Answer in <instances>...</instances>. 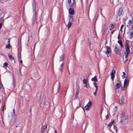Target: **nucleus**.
Wrapping results in <instances>:
<instances>
[{
	"instance_id": "1",
	"label": "nucleus",
	"mask_w": 133,
	"mask_h": 133,
	"mask_svg": "<svg viewBox=\"0 0 133 133\" xmlns=\"http://www.w3.org/2000/svg\"><path fill=\"white\" fill-rule=\"evenodd\" d=\"M32 6L33 7V11L34 12V15H33L32 19L33 22V23L36 21V24L37 23V22L36 16V3L35 2H33L32 3Z\"/></svg>"
},
{
	"instance_id": "2",
	"label": "nucleus",
	"mask_w": 133,
	"mask_h": 133,
	"mask_svg": "<svg viewBox=\"0 0 133 133\" xmlns=\"http://www.w3.org/2000/svg\"><path fill=\"white\" fill-rule=\"evenodd\" d=\"M129 40H126L125 42V46L126 52L125 53V58L126 59L128 58V56L129 55L130 53L129 46Z\"/></svg>"
},
{
	"instance_id": "3",
	"label": "nucleus",
	"mask_w": 133,
	"mask_h": 133,
	"mask_svg": "<svg viewBox=\"0 0 133 133\" xmlns=\"http://www.w3.org/2000/svg\"><path fill=\"white\" fill-rule=\"evenodd\" d=\"M107 49V51L106 54L108 56L107 57H108L110 56L111 54V51L110 47L108 46H106Z\"/></svg>"
},
{
	"instance_id": "4",
	"label": "nucleus",
	"mask_w": 133,
	"mask_h": 133,
	"mask_svg": "<svg viewBox=\"0 0 133 133\" xmlns=\"http://www.w3.org/2000/svg\"><path fill=\"white\" fill-rule=\"evenodd\" d=\"M92 105L91 102H89L88 103L85 107L86 110H88L90 107V106Z\"/></svg>"
},
{
	"instance_id": "5",
	"label": "nucleus",
	"mask_w": 133,
	"mask_h": 133,
	"mask_svg": "<svg viewBox=\"0 0 133 133\" xmlns=\"http://www.w3.org/2000/svg\"><path fill=\"white\" fill-rule=\"evenodd\" d=\"M72 8H70L69 10V13L71 15H73L74 14V11Z\"/></svg>"
},
{
	"instance_id": "6",
	"label": "nucleus",
	"mask_w": 133,
	"mask_h": 133,
	"mask_svg": "<svg viewBox=\"0 0 133 133\" xmlns=\"http://www.w3.org/2000/svg\"><path fill=\"white\" fill-rule=\"evenodd\" d=\"M114 52L117 55L120 54V51L119 49L116 47V45H115V48Z\"/></svg>"
},
{
	"instance_id": "7",
	"label": "nucleus",
	"mask_w": 133,
	"mask_h": 133,
	"mask_svg": "<svg viewBox=\"0 0 133 133\" xmlns=\"http://www.w3.org/2000/svg\"><path fill=\"white\" fill-rule=\"evenodd\" d=\"M124 96L123 95H122L121 97L120 100L119 101V104L121 105H122L124 103Z\"/></svg>"
},
{
	"instance_id": "8",
	"label": "nucleus",
	"mask_w": 133,
	"mask_h": 133,
	"mask_svg": "<svg viewBox=\"0 0 133 133\" xmlns=\"http://www.w3.org/2000/svg\"><path fill=\"white\" fill-rule=\"evenodd\" d=\"M133 21L132 20H129L128 21V25H127V26L128 27H129L132 23Z\"/></svg>"
},
{
	"instance_id": "9",
	"label": "nucleus",
	"mask_w": 133,
	"mask_h": 133,
	"mask_svg": "<svg viewBox=\"0 0 133 133\" xmlns=\"http://www.w3.org/2000/svg\"><path fill=\"white\" fill-rule=\"evenodd\" d=\"M123 14V12L122 11V10L119 9L118 12V15L119 16H120L121 15H122Z\"/></svg>"
},
{
	"instance_id": "10",
	"label": "nucleus",
	"mask_w": 133,
	"mask_h": 133,
	"mask_svg": "<svg viewBox=\"0 0 133 133\" xmlns=\"http://www.w3.org/2000/svg\"><path fill=\"white\" fill-rule=\"evenodd\" d=\"M69 21L70 22H74V18L73 16H69Z\"/></svg>"
},
{
	"instance_id": "11",
	"label": "nucleus",
	"mask_w": 133,
	"mask_h": 133,
	"mask_svg": "<svg viewBox=\"0 0 133 133\" xmlns=\"http://www.w3.org/2000/svg\"><path fill=\"white\" fill-rule=\"evenodd\" d=\"M128 80L127 79H125L124 82V88H125L126 87V86L127 85L128 82Z\"/></svg>"
},
{
	"instance_id": "12",
	"label": "nucleus",
	"mask_w": 133,
	"mask_h": 133,
	"mask_svg": "<svg viewBox=\"0 0 133 133\" xmlns=\"http://www.w3.org/2000/svg\"><path fill=\"white\" fill-rule=\"evenodd\" d=\"M125 116H126V114H125V113L123 111L122 112V113L121 116V118H125Z\"/></svg>"
},
{
	"instance_id": "13",
	"label": "nucleus",
	"mask_w": 133,
	"mask_h": 133,
	"mask_svg": "<svg viewBox=\"0 0 133 133\" xmlns=\"http://www.w3.org/2000/svg\"><path fill=\"white\" fill-rule=\"evenodd\" d=\"M76 4V3L75 2H73L71 5L69 6L70 7H71L72 8H74L75 7Z\"/></svg>"
},
{
	"instance_id": "14",
	"label": "nucleus",
	"mask_w": 133,
	"mask_h": 133,
	"mask_svg": "<svg viewBox=\"0 0 133 133\" xmlns=\"http://www.w3.org/2000/svg\"><path fill=\"white\" fill-rule=\"evenodd\" d=\"M115 120H113V121L110 122L108 124V126L109 127H111L113 124L115 122Z\"/></svg>"
},
{
	"instance_id": "15",
	"label": "nucleus",
	"mask_w": 133,
	"mask_h": 133,
	"mask_svg": "<svg viewBox=\"0 0 133 133\" xmlns=\"http://www.w3.org/2000/svg\"><path fill=\"white\" fill-rule=\"evenodd\" d=\"M63 63L60 65V67L59 68V70H60L61 73L62 72V70L63 68Z\"/></svg>"
},
{
	"instance_id": "16",
	"label": "nucleus",
	"mask_w": 133,
	"mask_h": 133,
	"mask_svg": "<svg viewBox=\"0 0 133 133\" xmlns=\"http://www.w3.org/2000/svg\"><path fill=\"white\" fill-rule=\"evenodd\" d=\"M117 42L120 44L121 48L123 46V44L122 41L121 40H119Z\"/></svg>"
},
{
	"instance_id": "17",
	"label": "nucleus",
	"mask_w": 133,
	"mask_h": 133,
	"mask_svg": "<svg viewBox=\"0 0 133 133\" xmlns=\"http://www.w3.org/2000/svg\"><path fill=\"white\" fill-rule=\"evenodd\" d=\"M8 54V57H9V59L11 61L14 60V57H12V56L11 55L9 54Z\"/></svg>"
},
{
	"instance_id": "18",
	"label": "nucleus",
	"mask_w": 133,
	"mask_h": 133,
	"mask_svg": "<svg viewBox=\"0 0 133 133\" xmlns=\"http://www.w3.org/2000/svg\"><path fill=\"white\" fill-rule=\"evenodd\" d=\"M91 81H92L94 82H96L97 81V79L96 78V77L95 76L94 78H92L91 79Z\"/></svg>"
},
{
	"instance_id": "19",
	"label": "nucleus",
	"mask_w": 133,
	"mask_h": 133,
	"mask_svg": "<svg viewBox=\"0 0 133 133\" xmlns=\"http://www.w3.org/2000/svg\"><path fill=\"white\" fill-rule=\"evenodd\" d=\"M60 59L59 60V61L61 62V61H63L64 57V55H62V56H60Z\"/></svg>"
},
{
	"instance_id": "20",
	"label": "nucleus",
	"mask_w": 133,
	"mask_h": 133,
	"mask_svg": "<svg viewBox=\"0 0 133 133\" xmlns=\"http://www.w3.org/2000/svg\"><path fill=\"white\" fill-rule=\"evenodd\" d=\"M5 101L4 102V105H3V108H2V111H3V114L4 113V110L6 108V107H5L6 106V105L5 104Z\"/></svg>"
},
{
	"instance_id": "21",
	"label": "nucleus",
	"mask_w": 133,
	"mask_h": 133,
	"mask_svg": "<svg viewBox=\"0 0 133 133\" xmlns=\"http://www.w3.org/2000/svg\"><path fill=\"white\" fill-rule=\"evenodd\" d=\"M71 24L72 23H71V22L69 21L68 24L67 25V27L68 29L71 26Z\"/></svg>"
},
{
	"instance_id": "22",
	"label": "nucleus",
	"mask_w": 133,
	"mask_h": 133,
	"mask_svg": "<svg viewBox=\"0 0 133 133\" xmlns=\"http://www.w3.org/2000/svg\"><path fill=\"white\" fill-rule=\"evenodd\" d=\"M130 35H129L130 38V39L133 37V31H131L130 33Z\"/></svg>"
},
{
	"instance_id": "23",
	"label": "nucleus",
	"mask_w": 133,
	"mask_h": 133,
	"mask_svg": "<svg viewBox=\"0 0 133 133\" xmlns=\"http://www.w3.org/2000/svg\"><path fill=\"white\" fill-rule=\"evenodd\" d=\"M78 88H77V89H76V91L75 94V98H76L78 96Z\"/></svg>"
},
{
	"instance_id": "24",
	"label": "nucleus",
	"mask_w": 133,
	"mask_h": 133,
	"mask_svg": "<svg viewBox=\"0 0 133 133\" xmlns=\"http://www.w3.org/2000/svg\"><path fill=\"white\" fill-rule=\"evenodd\" d=\"M116 87V88H115L116 89H118L120 87V84L119 83H117L116 85V86L115 87Z\"/></svg>"
},
{
	"instance_id": "25",
	"label": "nucleus",
	"mask_w": 133,
	"mask_h": 133,
	"mask_svg": "<svg viewBox=\"0 0 133 133\" xmlns=\"http://www.w3.org/2000/svg\"><path fill=\"white\" fill-rule=\"evenodd\" d=\"M8 64L6 62H5L3 64V66L5 68H6L8 66Z\"/></svg>"
},
{
	"instance_id": "26",
	"label": "nucleus",
	"mask_w": 133,
	"mask_h": 133,
	"mask_svg": "<svg viewBox=\"0 0 133 133\" xmlns=\"http://www.w3.org/2000/svg\"><path fill=\"white\" fill-rule=\"evenodd\" d=\"M12 85L14 87H15V84L14 83V76L13 77V79H12Z\"/></svg>"
},
{
	"instance_id": "27",
	"label": "nucleus",
	"mask_w": 133,
	"mask_h": 133,
	"mask_svg": "<svg viewBox=\"0 0 133 133\" xmlns=\"http://www.w3.org/2000/svg\"><path fill=\"white\" fill-rule=\"evenodd\" d=\"M115 73V70H112V71L111 73H110V75H114Z\"/></svg>"
},
{
	"instance_id": "28",
	"label": "nucleus",
	"mask_w": 133,
	"mask_h": 133,
	"mask_svg": "<svg viewBox=\"0 0 133 133\" xmlns=\"http://www.w3.org/2000/svg\"><path fill=\"white\" fill-rule=\"evenodd\" d=\"M10 44H8V45H6V48L8 49H9L10 48Z\"/></svg>"
},
{
	"instance_id": "29",
	"label": "nucleus",
	"mask_w": 133,
	"mask_h": 133,
	"mask_svg": "<svg viewBox=\"0 0 133 133\" xmlns=\"http://www.w3.org/2000/svg\"><path fill=\"white\" fill-rule=\"evenodd\" d=\"M87 80L86 79H84L83 80V83L84 84H86L87 83Z\"/></svg>"
},
{
	"instance_id": "30",
	"label": "nucleus",
	"mask_w": 133,
	"mask_h": 133,
	"mask_svg": "<svg viewBox=\"0 0 133 133\" xmlns=\"http://www.w3.org/2000/svg\"><path fill=\"white\" fill-rule=\"evenodd\" d=\"M123 27H124V25L123 24L121 26L120 31H121V32H122V29L123 28Z\"/></svg>"
},
{
	"instance_id": "31",
	"label": "nucleus",
	"mask_w": 133,
	"mask_h": 133,
	"mask_svg": "<svg viewBox=\"0 0 133 133\" xmlns=\"http://www.w3.org/2000/svg\"><path fill=\"white\" fill-rule=\"evenodd\" d=\"M114 129H116L115 130V131L116 132H117V128L116 127V125H115V124H114Z\"/></svg>"
},
{
	"instance_id": "32",
	"label": "nucleus",
	"mask_w": 133,
	"mask_h": 133,
	"mask_svg": "<svg viewBox=\"0 0 133 133\" xmlns=\"http://www.w3.org/2000/svg\"><path fill=\"white\" fill-rule=\"evenodd\" d=\"M111 78L112 81H114L115 75H111Z\"/></svg>"
},
{
	"instance_id": "33",
	"label": "nucleus",
	"mask_w": 133,
	"mask_h": 133,
	"mask_svg": "<svg viewBox=\"0 0 133 133\" xmlns=\"http://www.w3.org/2000/svg\"><path fill=\"white\" fill-rule=\"evenodd\" d=\"M93 84L95 86V87H98V86L97 85V83L95 82H94L93 83Z\"/></svg>"
},
{
	"instance_id": "34",
	"label": "nucleus",
	"mask_w": 133,
	"mask_h": 133,
	"mask_svg": "<svg viewBox=\"0 0 133 133\" xmlns=\"http://www.w3.org/2000/svg\"><path fill=\"white\" fill-rule=\"evenodd\" d=\"M111 28H114V24H111Z\"/></svg>"
},
{
	"instance_id": "35",
	"label": "nucleus",
	"mask_w": 133,
	"mask_h": 133,
	"mask_svg": "<svg viewBox=\"0 0 133 133\" xmlns=\"http://www.w3.org/2000/svg\"><path fill=\"white\" fill-rule=\"evenodd\" d=\"M105 117H106V119H107L108 118H109V115L108 114H107L105 116Z\"/></svg>"
},
{
	"instance_id": "36",
	"label": "nucleus",
	"mask_w": 133,
	"mask_h": 133,
	"mask_svg": "<svg viewBox=\"0 0 133 133\" xmlns=\"http://www.w3.org/2000/svg\"><path fill=\"white\" fill-rule=\"evenodd\" d=\"M124 121V120H123V119H121L120 121V122L122 123V124L123 122Z\"/></svg>"
},
{
	"instance_id": "37",
	"label": "nucleus",
	"mask_w": 133,
	"mask_h": 133,
	"mask_svg": "<svg viewBox=\"0 0 133 133\" xmlns=\"http://www.w3.org/2000/svg\"><path fill=\"white\" fill-rule=\"evenodd\" d=\"M68 3L69 4V5H70V3L71 2V0H68Z\"/></svg>"
},
{
	"instance_id": "38",
	"label": "nucleus",
	"mask_w": 133,
	"mask_h": 133,
	"mask_svg": "<svg viewBox=\"0 0 133 133\" xmlns=\"http://www.w3.org/2000/svg\"><path fill=\"white\" fill-rule=\"evenodd\" d=\"M115 30H112L111 32V35H112L113 33H114V32L115 31Z\"/></svg>"
},
{
	"instance_id": "39",
	"label": "nucleus",
	"mask_w": 133,
	"mask_h": 133,
	"mask_svg": "<svg viewBox=\"0 0 133 133\" xmlns=\"http://www.w3.org/2000/svg\"><path fill=\"white\" fill-rule=\"evenodd\" d=\"M60 87V83H59V86H58V91H59V89Z\"/></svg>"
},
{
	"instance_id": "40",
	"label": "nucleus",
	"mask_w": 133,
	"mask_h": 133,
	"mask_svg": "<svg viewBox=\"0 0 133 133\" xmlns=\"http://www.w3.org/2000/svg\"><path fill=\"white\" fill-rule=\"evenodd\" d=\"M85 85H84V87H86L87 88V83L84 84Z\"/></svg>"
},
{
	"instance_id": "41",
	"label": "nucleus",
	"mask_w": 133,
	"mask_h": 133,
	"mask_svg": "<svg viewBox=\"0 0 133 133\" xmlns=\"http://www.w3.org/2000/svg\"><path fill=\"white\" fill-rule=\"evenodd\" d=\"M2 26V23H0V29L1 28Z\"/></svg>"
},
{
	"instance_id": "42",
	"label": "nucleus",
	"mask_w": 133,
	"mask_h": 133,
	"mask_svg": "<svg viewBox=\"0 0 133 133\" xmlns=\"http://www.w3.org/2000/svg\"><path fill=\"white\" fill-rule=\"evenodd\" d=\"M126 75H122V78H124L125 77H126Z\"/></svg>"
},
{
	"instance_id": "43",
	"label": "nucleus",
	"mask_w": 133,
	"mask_h": 133,
	"mask_svg": "<svg viewBox=\"0 0 133 133\" xmlns=\"http://www.w3.org/2000/svg\"><path fill=\"white\" fill-rule=\"evenodd\" d=\"M81 107L83 109V110L84 111V112L85 111L84 110V108L82 106H81Z\"/></svg>"
},
{
	"instance_id": "44",
	"label": "nucleus",
	"mask_w": 133,
	"mask_h": 133,
	"mask_svg": "<svg viewBox=\"0 0 133 133\" xmlns=\"http://www.w3.org/2000/svg\"><path fill=\"white\" fill-rule=\"evenodd\" d=\"M2 84L0 83V89H1L2 88Z\"/></svg>"
},
{
	"instance_id": "45",
	"label": "nucleus",
	"mask_w": 133,
	"mask_h": 133,
	"mask_svg": "<svg viewBox=\"0 0 133 133\" xmlns=\"http://www.w3.org/2000/svg\"><path fill=\"white\" fill-rule=\"evenodd\" d=\"M131 29L133 30V22L132 23V24L131 26Z\"/></svg>"
},
{
	"instance_id": "46",
	"label": "nucleus",
	"mask_w": 133,
	"mask_h": 133,
	"mask_svg": "<svg viewBox=\"0 0 133 133\" xmlns=\"http://www.w3.org/2000/svg\"><path fill=\"white\" fill-rule=\"evenodd\" d=\"M96 93H97V92H96V91H95V92H94V95H95V96L96 95Z\"/></svg>"
},
{
	"instance_id": "47",
	"label": "nucleus",
	"mask_w": 133,
	"mask_h": 133,
	"mask_svg": "<svg viewBox=\"0 0 133 133\" xmlns=\"http://www.w3.org/2000/svg\"><path fill=\"white\" fill-rule=\"evenodd\" d=\"M81 102L80 101H79V107H80L81 106Z\"/></svg>"
},
{
	"instance_id": "48",
	"label": "nucleus",
	"mask_w": 133,
	"mask_h": 133,
	"mask_svg": "<svg viewBox=\"0 0 133 133\" xmlns=\"http://www.w3.org/2000/svg\"><path fill=\"white\" fill-rule=\"evenodd\" d=\"M117 38L118 39H121V37H120V36H118Z\"/></svg>"
},
{
	"instance_id": "49",
	"label": "nucleus",
	"mask_w": 133,
	"mask_h": 133,
	"mask_svg": "<svg viewBox=\"0 0 133 133\" xmlns=\"http://www.w3.org/2000/svg\"><path fill=\"white\" fill-rule=\"evenodd\" d=\"M125 119H124V118H122L121 119H123V120H124V121L125 120H126V119L125 118Z\"/></svg>"
},
{
	"instance_id": "50",
	"label": "nucleus",
	"mask_w": 133,
	"mask_h": 133,
	"mask_svg": "<svg viewBox=\"0 0 133 133\" xmlns=\"http://www.w3.org/2000/svg\"><path fill=\"white\" fill-rule=\"evenodd\" d=\"M128 60V59H126V60H125V61L124 63H125L126 62H127V61Z\"/></svg>"
},
{
	"instance_id": "51",
	"label": "nucleus",
	"mask_w": 133,
	"mask_h": 133,
	"mask_svg": "<svg viewBox=\"0 0 133 133\" xmlns=\"http://www.w3.org/2000/svg\"><path fill=\"white\" fill-rule=\"evenodd\" d=\"M98 87H96V90H95V91H96V92H97V91Z\"/></svg>"
},
{
	"instance_id": "52",
	"label": "nucleus",
	"mask_w": 133,
	"mask_h": 133,
	"mask_svg": "<svg viewBox=\"0 0 133 133\" xmlns=\"http://www.w3.org/2000/svg\"><path fill=\"white\" fill-rule=\"evenodd\" d=\"M124 90H125V89H124V88H122V91H123Z\"/></svg>"
},
{
	"instance_id": "53",
	"label": "nucleus",
	"mask_w": 133,
	"mask_h": 133,
	"mask_svg": "<svg viewBox=\"0 0 133 133\" xmlns=\"http://www.w3.org/2000/svg\"><path fill=\"white\" fill-rule=\"evenodd\" d=\"M123 74V75H125V73L124 72H122Z\"/></svg>"
},
{
	"instance_id": "54",
	"label": "nucleus",
	"mask_w": 133,
	"mask_h": 133,
	"mask_svg": "<svg viewBox=\"0 0 133 133\" xmlns=\"http://www.w3.org/2000/svg\"><path fill=\"white\" fill-rule=\"evenodd\" d=\"M120 36V32H119V34L118 35V36Z\"/></svg>"
},
{
	"instance_id": "55",
	"label": "nucleus",
	"mask_w": 133,
	"mask_h": 133,
	"mask_svg": "<svg viewBox=\"0 0 133 133\" xmlns=\"http://www.w3.org/2000/svg\"><path fill=\"white\" fill-rule=\"evenodd\" d=\"M20 63H22L23 62V61L22 60H21L20 61Z\"/></svg>"
},
{
	"instance_id": "56",
	"label": "nucleus",
	"mask_w": 133,
	"mask_h": 133,
	"mask_svg": "<svg viewBox=\"0 0 133 133\" xmlns=\"http://www.w3.org/2000/svg\"><path fill=\"white\" fill-rule=\"evenodd\" d=\"M13 112L14 113H15V109H14L13 110Z\"/></svg>"
},
{
	"instance_id": "57",
	"label": "nucleus",
	"mask_w": 133,
	"mask_h": 133,
	"mask_svg": "<svg viewBox=\"0 0 133 133\" xmlns=\"http://www.w3.org/2000/svg\"><path fill=\"white\" fill-rule=\"evenodd\" d=\"M79 106H77V108H79Z\"/></svg>"
},
{
	"instance_id": "58",
	"label": "nucleus",
	"mask_w": 133,
	"mask_h": 133,
	"mask_svg": "<svg viewBox=\"0 0 133 133\" xmlns=\"http://www.w3.org/2000/svg\"><path fill=\"white\" fill-rule=\"evenodd\" d=\"M112 28H110V31L111 30H112Z\"/></svg>"
},
{
	"instance_id": "59",
	"label": "nucleus",
	"mask_w": 133,
	"mask_h": 133,
	"mask_svg": "<svg viewBox=\"0 0 133 133\" xmlns=\"http://www.w3.org/2000/svg\"><path fill=\"white\" fill-rule=\"evenodd\" d=\"M45 129H46V128H47V126H45Z\"/></svg>"
},
{
	"instance_id": "60",
	"label": "nucleus",
	"mask_w": 133,
	"mask_h": 133,
	"mask_svg": "<svg viewBox=\"0 0 133 133\" xmlns=\"http://www.w3.org/2000/svg\"><path fill=\"white\" fill-rule=\"evenodd\" d=\"M73 2H75V0H73Z\"/></svg>"
},
{
	"instance_id": "61",
	"label": "nucleus",
	"mask_w": 133,
	"mask_h": 133,
	"mask_svg": "<svg viewBox=\"0 0 133 133\" xmlns=\"http://www.w3.org/2000/svg\"><path fill=\"white\" fill-rule=\"evenodd\" d=\"M30 113H31V109L30 110Z\"/></svg>"
},
{
	"instance_id": "62",
	"label": "nucleus",
	"mask_w": 133,
	"mask_h": 133,
	"mask_svg": "<svg viewBox=\"0 0 133 133\" xmlns=\"http://www.w3.org/2000/svg\"><path fill=\"white\" fill-rule=\"evenodd\" d=\"M105 27V25H104V26H103V28H104Z\"/></svg>"
},
{
	"instance_id": "63",
	"label": "nucleus",
	"mask_w": 133,
	"mask_h": 133,
	"mask_svg": "<svg viewBox=\"0 0 133 133\" xmlns=\"http://www.w3.org/2000/svg\"><path fill=\"white\" fill-rule=\"evenodd\" d=\"M55 132H56V130H55Z\"/></svg>"
},
{
	"instance_id": "64",
	"label": "nucleus",
	"mask_w": 133,
	"mask_h": 133,
	"mask_svg": "<svg viewBox=\"0 0 133 133\" xmlns=\"http://www.w3.org/2000/svg\"><path fill=\"white\" fill-rule=\"evenodd\" d=\"M17 127V125H16V127Z\"/></svg>"
}]
</instances>
